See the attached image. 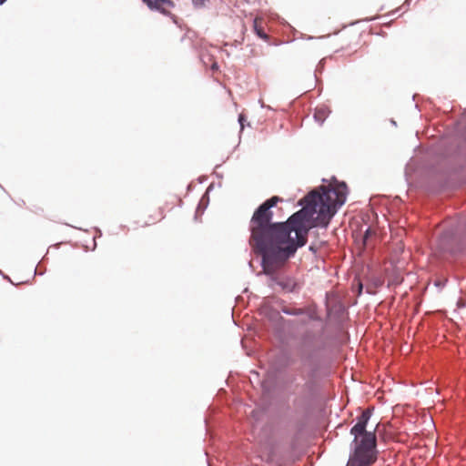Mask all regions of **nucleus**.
<instances>
[{
  "label": "nucleus",
  "mask_w": 466,
  "mask_h": 466,
  "mask_svg": "<svg viewBox=\"0 0 466 466\" xmlns=\"http://www.w3.org/2000/svg\"><path fill=\"white\" fill-rule=\"evenodd\" d=\"M370 418V410H365L358 419V422L350 430V433L354 435L356 447L354 454L350 458L347 466H370L376 460L374 455L375 433L366 431Z\"/></svg>",
  "instance_id": "f03ea898"
},
{
  "label": "nucleus",
  "mask_w": 466,
  "mask_h": 466,
  "mask_svg": "<svg viewBox=\"0 0 466 466\" xmlns=\"http://www.w3.org/2000/svg\"><path fill=\"white\" fill-rule=\"evenodd\" d=\"M438 247L441 252L458 255L466 251V228H451L440 237Z\"/></svg>",
  "instance_id": "7ed1b4c3"
},
{
  "label": "nucleus",
  "mask_w": 466,
  "mask_h": 466,
  "mask_svg": "<svg viewBox=\"0 0 466 466\" xmlns=\"http://www.w3.org/2000/svg\"><path fill=\"white\" fill-rule=\"evenodd\" d=\"M142 1L151 10L158 11L165 15L174 16L170 13V9L175 6V4L172 0H142Z\"/></svg>",
  "instance_id": "20e7f679"
},
{
  "label": "nucleus",
  "mask_w": 466,
  "mask_h": 466,
  "mask_svg": "<svg viewBox=\"0 0 466 466\" xmlns=\"http://www.w3.org/2000/svg\"><path fill=\"white\" fill-rule=\"evenodd\" d=\"M392 260H393V261H396V260H398V258H397V256H396V257H392Z\"/></svg>",
  "instance_id": "4468645a"
},
{
  "label": "nucleus",
  "mask_w": 466,
  "mask_h": 466,
  "mask_svg": "<svg viewBox=\"0 0 466 466\" xmlns=\"http://www.w3.org/2000/svg\"><path fill=\"white\" fill-rule=\"evenodd\" d=\"M165 218V213L163 208H156L152 211V214L149 216V219L146 222L147 225L156 224L158 221H161Z\"/></svg>",
  "instance_id": "6e6552de"
},
{
  "label": "nucleus",
  "mask_w": 466,
  "mask_h": 466,
  "mask_svg": "<svg viewBox=\"0 0 466 466\" xmlns=\"http://www.w3.org/2000/svg\"><path fill=\"white\" fill-rule=\"evenodd\" d=\"M283 312L288 315H301L305 312V310L303 309L285 308L283 309Z\"/></svg>",
  "instance_id": "1a4fd4ad"
},
{
  "label": "nucleus",
  "mask_w": 466,
  "mask_h": 466,
  "mask_svg": "<svg viewBox=\"0 0 466 466\" xmlns=\"http://www.w3.org/2000/svg\"><path fill=\"white\" fill-rule=\"evenodd\" d=\"M400 253H403L404 252V243L402 241H400Z\"/></svg>",
  "instance_id": "f8f14e48"
},
{
  "label": "nucleus",
  "mask_w": 466,
  "mask_h": 466,
  "mask_svg": "<svg viewBox=\"0 0 466 466\" xmlns=\"http://www.w3.org/2000/svg\"><path fill=\"white\" fill-rule=\"evenodd\" d=\"M278 284L286 291L292 292L297 287L298 283L293 278H281L278 280Z\"/></svg>",
  "instance_id": "0eeeda50"
},
{
  "label": "nucleus",
  "mask_w": 466,
  "mask_h": 466,
  "mask_svg": "<svg viewBox=\"0 0 466 466\" xmlns=\"http://www.w3.org/2000/svg\"><path fill=\"white\" fill-rule=\"evenodd\" d=\"M347 193L344 182L321 186L299 200L302 208L285 223L272 222L271 208L282 201L279 197L274 196L262 203L250 219L249 244L262 258L263 272L275 274L298 248L307 243L310 228H326L337 209L345 203Z\"/></svg>",
  "instance_id": "f257e3e1"
},
{
  "label": "nucleus",
  "mask_w": 466,
  "mask_h": 466,
  "mask_svg": "<svg viewBox=\"0 0 466 466\" xmlns=\"http://www.w3.org/2000/svg\"><path fill=\"white\" fill-rule=\"evenodd\" d=\"M435 286H437V287H443V286H444V282H443V283H441V282H440V281H436V282H435Z\"/></svg>",
  "instance_id": "ddd939ff"
},
{
  "label": "nucleus",
  "mask_w": 466,
  "mask_h": 466,
  "mask_svg": "<svg viewBox=\"0 0 466 466\" xmlns=\"http://www.w3.org/2000/svg\"><path fill=\"white\" fill-rule=\"evenodd\" d=\"M6 0H0V5H3Z\"/></svg>",
  "instance_id": "2eb2a0df"
},
{
  "label": "nucleus",
  "mask_w": 466,
  "mask_h": 466,
  "mask_svg": "<svg viewBox=\"0 0 466 466\" xmlns=\"http://www.w3.org/2000/svg\"><path fill=\"white\" fill-rule=\"evenodd\" d=\"M306 339H307V335H305L304 338H303L304 341H306Z\"/></svg>",
  "instance_id": "dca6fc26"
},
{
  "label": "nucleus",
  "mask_w": 466,
  "mask_h": 466,
  "mask_svg": "<svg viewBox=\"0 0 466 466\" xmlns=\"http://www.w3.org/2000/svg\"><path fill=\"white\" fill-rule=\"evenodd\" d=\"M372 234V231L370 228H368L365 232V235L363 237V241H364V244L366 245L367 244V241H368V238H370V236Z\"/></svg>",
  "instance_id": "9d476101"
},
{
  "label": "nucleus",
  "mask_w": 466,
  "mask_h": 466,
  "mask_svg": "<svg viewBox=\"0 0 466 466\" xmlns=\"http://www.w3.org/2000/svg\"><path fill=\"white\" fill-rule=\"evenodd\" d=\"M244 120H245V116L242 114L239 115L238 121H239V124L241 126V129H243V127H244Z\"/></svg>",
  "instance_id": "9b49d317"
},
{
  "label": "nucleus",
  "mask_w": 466,
  "mask_h": 466,
  "mask_svg": "<svg viewBox=\"0 0 466 466\" xmlns=\"http://www.w3.org/2000/svg\"><path fill=\"white\" fill-rule=\"evenodd\" d=\"M264 19L261 17H256L253 21V28L256 35L263 40H268V35L264 31Z\"/></svg>",
  "instance_id": "423d86ee"
},
{
  "label": "nucleus",
  "mask_w": 466,
  "mask_h": 466,
  "mask_svg": "<svg viewBox=\"0 0 466 466\" xmlns=\"http://www.w3.org/2000/svg\"><path fill=\"white\" fill-rule=\"evenodd\" d=\"M433 420L431 415L426 413L424 410L419 415L418 420L414 421V427H410V431H413L414 434L429 430L433 427Z\"/></svg>",
  "instance_id": "39448f33"
}]
</instances>
